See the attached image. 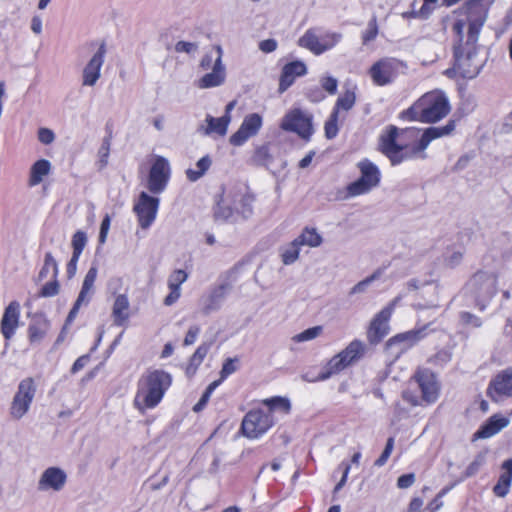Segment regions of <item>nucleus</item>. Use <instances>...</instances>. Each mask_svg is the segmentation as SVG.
<instances>
[{
  "mask_svg": "<svg viewBox=\"0 0 512 512\" xmlns=\"http://www.w3.org/2000/svg\"><path fill=\"white\" fill-rule=\"evenodd\" d=\"M502 470L503 472L493 488V492L498 497H505L510 491L512 482V459L505 460L502 463Z\"/></svg>",
  "mask_w": 512,
  "mask_h": 512,
  "instance_id": "28",
  "label": "nucleus"
},
{
  "mask_svg": "<svg viewBox=\"0 0 512 512\" xmlns=\"http://www.w3.org/2000/svg\"><path fill=\"white\" fill-rule=\"evenodd\" d=\"M421 106V122L435 123L448 115L450 105L442 92L432 91L419 98Z\"/></svg>",
  "mask_w": 512,
  "mask_h": 512,
  "instance_id": "8",
  "label": "nucleus"
},
{
  "mask_svg": "<svg viewBox=\"0 0 512 512\" xmlns=\"http://www.w3.org/2000/svg\"><path fill=\"white\" fill-rule=\"evenodd\" d=\"M209 351V345L206 343L201 344L198 346L194 354L190 358V366L197 368L204 358L206 357L207 353Z\"/></svg>",
  "mask_w": 512,
  "mask_h": 512,
  "instance_id": "48",
  "label": "nucleus"
},
{
  "mask_svg": "<svg viewBox=\"0 0 512 512\" xmlns=\"http://www.w3.org/2000/svg\"><path fill=\"white\" fill-rule=\"evenodd\" d=\"M367 346L358 339L351 341L345 349L334 355L321 369L317 378H309L307 380H328L332 376L340 373L346 368L356 364L366 352Z\"/></svg>",
  "mask_w": 512,
  "mask_h": 512,
  "instance_id": "5",
  "label": "nucleus"
},
{
  "mask_svg": "<svg viewBox=\"0 0 512 512\" xmlns=\"http://www.w3.org/2000/svg\"><path fill=\"white\" fill-rule=\"evenodd\" d=\"M381 275L380 269L375 271L372 275L365 278L364 280L358 282L352 289L350 290L349 294L354 295L358 293H363L366 291L367 287L376 279H378Z\"/></svg>",
  "mask_w": 512,
  "mask_h": 512,
  "instance_id": "46",
  "label": "nucleus"
},
{
  "mask_svg": "<svg viewBox=\"0 0 512 512\" xmlns=\"http://www.w3.org/2000/svg\"><path fill=\"white\" fill-rule=\"evenodd\" d=\"M425 329H426V327L419 329V330H412V331L400 334V335L396 336L395 338L391 339L386 344V348H389V349L392 348V346L398 341H409V342L413 343L424 336Z\"/></svg>",
  "mask_w": 512,
  "mask_h": 512,
  "instance_id": "39",
  "label": "nucleus"
},
{
  "mask_svg": "<svg viewBox=\"0 0 512 512\" xmlns=\"http://www.w3.org/2000/svg\"><path fill=\"white\" fill-rule=\"evenodd\" d=\"M455 129V121L450 120L442 127H429L424 130L418 139V130L415 128L398 129L391 126L386 135V157L392 165L399 164L408 159H426L425 150L434 139L447 136Z\"/></svg>",
  "mask_w": 512,
  "mask_h": 512,
  "instance_id": "1",
  "label": "nucleus"
},
{
  "mask_svg": "<svg viewBox=\"0 0 512 512\" xmlns=\"http://www.w3.org/2000/svg\"><path fill=\"white\" fill-rule=\"evenodd\" d=\"M50 328V321L43 315H35L28 327V335L31 343H40Z\"/></svg>",
  "mask_w": 512,
  "mask_h": 512,
  "instance_id": "27",
  "label": "nucleus"
},
{
  "mask_svg": "<svg viewBox=\"0 0 512 512\" xmlns=\"http://www.w3.org/2000/svg\"><path fill=\"white\" fill-rule=\"evenodd\" d=\"M280 128L284 131L294 132L308 141L314 133L313 116L300 108H294L285 114Z\"/></svg>",
  "mask_w": 512,
  "mask_h": 512,
  "instance_id": "12",
  "label": "nucleus"
},
{
  "mask_svg": "<svg viewBox=\"0 0 512 512\" xmlns=\"http://www.w3.org/2000/svg\"><path fill=\"white\" fill-rule=\"evenodd\" d=\"M307 73V67L302 61H292L285 64L282 68L278 92L284 93L289 87L293 85L295 79L304 76Z\"/></svg>",
  "mask_w": 512,
  "mask_h": 512,
  "instance_id": "24",
  "label": "nucleus"
},
{
  "mask_svg": "<svg viewBox=\"0 0 512 512\" xmlns=\"http://www.w3.org/2000/svg\"><path fill=\"white\" fill-rule=\"evenodd\" d=\"M278 43L275 39L262 40L259 43V49L264 53H271L277 49Z\"/></svg>",
  "mask_w": 512,
  "mask_h": 512,
  "instance_id": "64",
  "label": "nucleus"
},
{
  "mask_svg": "<svg viewBox=\"0 0 512 512\" xmlns=\"http://www.w3.org/2000/svg\"><path fill=\"white\" fill-rule=\"evenodd\" d=\"M111 136H107L103 139L102 144L98 151V164L99 169H103L108 164V158L110 155Z\"/></svg>",
  "mask_w": 512,
  "mask_h": 512,
  "instance_id": "43",
  "label": "nucleus"
},
{
  "mask_svg": "<svg viewBox=\"0 0 512 512\" xmlns=\"http://www.w3.org/2000/svg\"><path fill=\"white\" fill-rule=\"evenodd\" d=\"M460 319H461L462 324L465 326H470V327L476 328V327H480L482 324L481 320L477 316H475L469 312H462L460 314Z\"/></svg>",
  "mask_w": 512,
  "mask_h": 512,
  "instance_id": "57",
  "label": "nucleus"
},
{
  "mask_svg": "<svg viewBox=\"0 0 512 512\" xmlns=\"http://www.w3.org/2000/svg\"><path fill=\"white\" fill-rule=\"evenodd\" d=\"M341 39V33L311 28L299 38L298 45L308 49L315 55H321L335 47Z\"/></svg>",
  "mask_w": 512,
  "mask_h": 512,
  "instance_id": "7",
  "label": "nucleus"
},
{
  "mask_svg": "<svg viewBox=\"0 0 512 512\" xmlns=\"http://www.w3.org/2000/svg\"><path fill=\"white\" fill-rule=\"evenodd\" d=\"M254 161L258 164H265L270 158L269 149L266 146L258 147L254 153Z\"/></svg>",
  "mask_w": 512,
  "mask_h": 512,
  "instance_id": "61",
  "label": "nucleus"
},
{
  "mask_svg": "<svg viewBox=\"0 0 512 512\" xmlns=\"http://www.w3.org/2000/svg\"><path fill=\"white\" fill-rule=\"evenodd\" d=\"M414 379L421 390L422 400L427 404L434 403L440 392V385L435 374L428 369H419L415 373Z\"/></svg>",
  "mask_w": 512,
  "mask_h": 512,
  "instance_id": "19",
  "label": "nucleus"
},
{
  "mask_svg": "<svg viewBox=\"0 0 512 512\" xmlns=\"http://www.w3.org/2000/svg\"><path fill=\"white\" fill-rule=\"evenodd\" d=\"M188 274L183 269H177L168 278V287L181 289V285L187 280Z\"/></svg>",
  "mask_w": 512,
  "mask_h": 512,
  "instance_id": "47",
  "label": "nucleus"
},
{
  "mask_svg": "<svg viewBox=\"0 0 512 512\" xmlns=\"http://www.w3.org/2000/svg\"><path fill=\"white\" fill-rule=\"evenodd\" d=\"M37 390V385L32 377L22 379L12 399L10 415L12 418L21 419L30 409Z\"/></svg>",
  "mask_w": 512,
  "mask_h": 512,
  "instance_id": "11",
  "label": "nucleus"
},
{
  "mask_svg": "<svg viewBox=\"0 0 512 512\" xmlns=\"http://www.w3.org/2000/svg\"><path fill=\"white\" fill-rule=\"evenodd\" d=\"M212 160L209 155L200 158L196 163V169L189 168L186 170V177L191 182L198 181L211 167Z\"/></svg>",
  "mask_w": 512,
  "mask_h": 512,
  "instance_id": "32",
  "label": "nucleus"
},
{
  "mask_svg": "<svg viewBox=\"0 0 512 512\" xmlns=\"http://www.w3.org/2000/svg\"><path fill=\"white\" fill-rule=\"evenodd\" d=\"M97 275H98V268L96 265H92L88 269V271L84 277L79 295L66 318V325L71 324L74 321L80 308L83 305L87 306L90 303L92 296L95 293L94 284H95Z\"/></svg>",
  "mask_w": 512,
  "mask_h": 512,
  "instance_id": "16",
  "label": "nucleus"
},
{
  "mask_svg": "<svg viewBox=\"0 0 512 512\" xmlns=\"http://www.w3.org/2000/svg\"><path fill=\"white\" fill-rule=\"evenodd\" d=\"M305 95L307 99L313 103H319L326 98L324 91L318 86L307 88Z\"/></svg>",
  "mask_w": 512,
  "mask_h": 512,
  "instance_id": "54",
  "label": "nucleus"
},
{
  "mask_svg": "<svg viewBox=\"0 0 512 512\" xmlns=\"http://www.w3.org/2000/svg\"><path fill=\"white\" fill-rule=\"evenodd\" d=\"M275 424L274 415L262 409L251 410L243 418L241 432L248 439H258Z\"/></svg>",
  "mask_w": 512,
  "mask_h": 512,
  "instance_id": "9",
  "label": "nucleus"
},
{
  "mask_svg": "<svg viewBox=\"0 0 512 512\" xmlns=\"http://www.w3.org/2000/svg\"><path fill=\"white\" fill-rule=\"evenodd\" d=\"M462 259L463 253L461 251H452L451 253L446 255L444 261L448 267L454 268L461 263Z\"/></svg>",
  "mask_w": 512,
  "mask_h": 512,
  "instance_id": "59",
  "label": "nucleus"
},
{
  "mask_svg": "<svg viewBox=\"0 0 512 512\" xmlns=\"http://www.w3.org/2000/svg\"><path fill=\"white\" fill-rule=\"evenodd\" d=\"M20 319V304L17 301H12L5 308L1 323L0 330L5 340H10L19 326Z\"/></svg>",
  "mask_w": 512,
  "mask_h": 512,
  "instance_id": "22",
  "label": "nucleus"
},
{
  "mask_svg": "<svg viewBox=\"0 0 512 512\" xmlns=\"http://www.w3.org/2000/svg\"><path fill=\"white\" fill-rule=\"evenodd\" d=\"M51 172V163L47 159H39L30 168L28 184L30 187L39 185Z\"/></svg>",
  "mask_w": 512,
  "mask_h": 512,
  "instance_id": "30",
  "label": "nucleus"
},
{
  "mask_svg": "<svg viewBox=\"0 0 512 512\" xmlns=\"http://www.w3.org/2000/svg\"><path fill=\"white\" fill-rule=\"evenodd\" d=\"M487 393L496 402L503 398L512 397V368H508L495 376L488 387Z\"/></svg>",
  "mask_w": 512,
  "mask_h": 512,
  "instance_id": "21",
  "label": "nucleus"
},
{
  "mask_svg": "<svg viewBox=\"0 0 512 512\" xmlns=\"http://www.w3.org/2000/svg\"><path fill=\"white\" fill-rule=\"evenodd\" d=\"M485 456L484 454H479L476 458L469 464L466 468L464 476L471 477L479 470V468L484 464Z\"/></svg>",
  "mask_w": 512,
  "mask_h": 512,
  "instance_id": "55",
  "label": "nucleus"
},
{
  "mask_svg": "<svg viewBox=\"0 0 512 512\" xmlns=\"http://www.w3.org/2000/svg\"><path fill=\"white\" fill-rule=\"evenodd\" d=\"M52 270V277L57 278L59 273L58 263L53 257L51 252H46L44 256V263L42 268L40 269L37 277V281L41 282L46 279Z\"/></svg>",
  "mask_w": 512,
  "mask_h": 512,
  "instance_id": "33",
  "label": "nucleus"
},
{
  "mask_svg": "<svg viewBox=\"0 0 512 512\" xmlns=\"http://www.w3.org/2000/svg\"><path fill=\"white\" fill-rule=\"evenodd\" d=\"M129 299L126 294H119L116 296L112 316L116 326H123L129 318Z\"/></svg>",
  "mask_w": 512,
  "mask_h": 512,
  "instance_id": "29",
  "label": "nucleus"
},
{
  "mask_svg": "<svg viewBox=\"0 0 512 512\" xmlns=\"http://www.w3.org/2000/svg\"><path fill=\"white\" fill-rule=\"evenodd\" d=\"M216 52L215 46L212 48L210 52H207L200 61V67L203 70L213 69V63L215 61Z\"/></svg>",
  "mask_w": 512,
  "mask_h": 512,
  "instance_id": "60",
  "label": "nucleus"
},
{
  "mask_svg": "<svg viewBox=\"0 0 512 512\" xmlns=\"http://www.w3.org/2000/svg\"><path fill=\"white\" fill-rule=\"evenodd\" d=\"M106 52V44L102 42L83 69L82 84L84 86H94L99 80Z\"/></svg>",
  "mask_w": 512,
  "mask_h": 512,
  "instance_id": "20",
  "label": "nucleus"
},
{
  "mask_svg": "<svg viewBox=\"0 0 512 512\" xmlns=\"http://www.w3.org/2000/svg\"><path fill=\"white\" fill-rule=\"evenodd\" d=\"M263 404L268 408L267 412L273 414L274 410H282L288 413L291 409V404L288 398L281 396H274L263 400Z\"/></svg>",
  "mask_w": 512,
  "mask_h": 512,
  "instance_id": "37",
  "label": "nucleus"
},
{
  "mask_svg": "<svg viewBox=\"0 0 512 512\" xmlns=\"http://www.w3.org/2000/svg\"><path fill=\"white\" fill-rule=\"evenodd\" d=\"M233 283L230 279V273L221 276L217 284L213 285L209 291L201 297L200 303L202 313L209 315L220 310L227 296L231 292Z\"/></svg>",
  "mask_w": 512,
  "mask_h": 512,
  "instance_id": "10",
  "label": "nucleus"
},
{
  "mask_svg": "<svg viewBox=\"0 0 512 512\" xmlns=\"http://www.w3.org/2000/svg\"><path fill=\"white\" fill-rule=\"evenodd\" d=\"M321 332H322L321 326H314V327L308 328V329L294 335L292 337V341L295 343L310 341V340L317 338Z\"/></svg>",
  "mask_w": 512,
  "mask_h": 512,
  "instance_id": "41",
  "label": "nucleus"
},
{
  "mask_svg": "<svg viewBox=\"0 0 512 512\" xmlns=\"http://www.w3.org/2000/svg\"><path fill=\"white\" fill-rule=\"evenodd\" d=\"M405 65L397 59L386 61V84L396 75L404 73Z\"/></svg>",
  "mask_w": 512,
  "mask_h": 512,
  "instance_id": "42",
  "label": "nucleus"
},
{
  "mask_svg": "<svg viewBox=\"0 0 512 512\" xmlns=\"http://www.w3.org/2000/svg\"><path fill=\"white\" fill-rule=\"evenodd\" d=\"M356 101V95L353 90H346L345 93L338 97L335 106L332 111H337V114H339V110H350Z\"/></svg>",
  "mask_w": 512,
  "mask_h": 512,
  "instance_id": "38",
  "label": "nucleus"
},
{
  "mask_svg": "<svg viewBox=\"0 0 512 512\" xmlns=\"http://www.w3.org/2000/svg\"><path fill=\"white\" fill-rule=\"evenodd\" d=\"M111 219L108 214L105 215L101 222L100 232H99V243L103 244L106 241L107 234L110 228Z\"/></svg>",
  "mask_w": 512,
  "mask_h": 512,
  "instance_id": "63",
  "label": "nucleus"
},
{
  "mask_svg": "<svg viewBox=\"0 0 512 512\" xmlns=\"http://www.w3.org/2000/svg\"><path fill=\"white\" fill-rule=\"evenodd\" d=\"M200 333V327L197 326V325H193L191 326L187 333H186V336L184 338V345L185 346H189V345H192L195 343L198 335Z\"/></svg>",
  "mask_w": 512,
  "mask_h": 512,
  "instance_id": "62",
  "label": "nucleus"
},
{
  "mask_svg": "<svg viewBox=\"0 0 512 512\" xmlns=\"http://www.w3.org/2000/svg\"><path fill=\"white\" fill-rule=\"evenodd\" d=\"M238 358H228L224 361L223 365H222V369L220 371V376H221V379H226L227 377H229L231 374H233L234 372L237 371L238 369V366H237V363H238Z\"/></svg>",
  "mask_w": 512,
  "mask_h": 512,
  "instance_id": "51",
  "label": "nucleus"
},
{
  "mask_svg": "<svg viewBox=\"0 0 512 512\" xmlns=\"http://www.w3.org/2000/svg\"><path fill=\"white\" fill-rule=\"evenodd\" d=\"M377 34H378V27H377L376 19L373 17L369 21L367 28L365 29V31L362 34L363 44L364 45L368 44L370 41L375 39Z\"/></svg>",
  "mask_w": 512,
  "mask_h": 512,
  "instance_id": "52",
  "label": "nucleus"
},
{
  "mask_svg": "<svg viewBox=\"0 0 512 512\" xmlns=\"http://www.w3.org/2000/svg\"><path fill=\"white\" fill-rule=\"evenodd\" d=\"M321 88L330 95H334L337 92L338 81L332 76H324L320 79Z\"/></svg>",
  "mask_w": 512,
  "mask_h": 512,
  "instance_id": "53",
  "label": "nucleus"
},
{
  "mask_svg": "<svg viewBox=\"0 0 512 512\" xmlns=\"http://www.w3.org/2000/svg\"><path fill=\"white\" fill-rule=\"evenodd\" d=\"M421 106L419 99L407 110L401 113V117L403 119H407L409 121H420L421 122Z\"/></svg>",
  "mask_w": 512,
  "mask_h": 512,
  "instance_id": "49",
  "label": "nucleus"
},
{
  "mask_svg": "<svg viewBox=\"0 0 512 512\" xmlns=\"http://www.w3.org/2000/svg\"><path fill=\"white\" fill-rule=\"evenodd\" d=\"M370 76L373 82L378 86H384V59L378 60L370 68Z\"/></svg>",
  "mask_w": 512,
  "mask_h": 512,
  "instance_id": "44",
  "label": "nucleus"
},
{
  "mask_svg": "<svg viewBox=\"0 0 512 512\" xmlns=\"http://www.w3.org/2000/svg\"><path fill=\"white\" fill-rule=\"evenodd\" d=\"M172 377L163 370H148L138 382L134 404L139 410L153 409L171 386Z\"/></svg>",
  "mask_w": 512,
  "mask_h": 512,
  "instance_id": "3",
  "label": "nucleus"
},
{
  "mask_svg": "<svg viewBox=\"0 0 512 512\" xmlns=\"http://www.w3.org/2000/svg\"><path fill=\"white\" fill-rule=\"evenodd\" d=\"M262 125L263 118L260 114L246 115L238 130L230 136V144L236 147L244 145L251 137L258 134Z\"/></svg>",
  "mask_w": 512,
  "mask_h": 512,
  "instance_id": "17",
  "label": "nucleus"
},
{
  "mask_svg": "<svg viewBox=\"0 0 512 512\" xmlns=\"http://www.w3.org/2000/svg\"><path fill=\"white\" fill-rule=\"evenodd\" d=\"M361 176L356 181L349 183L344 189L337 192V200H348L360 195L367 194L380 181V171L376 165L368 160L358 163Z\"/></svg>",
  "mask_w": 512,
  "mask_h": 512,
  "instance_id": "6",
  "label": "nucleus"
},
{
  "mask_svg": "<svg viewBox=\"0 0 512 512\" xmlns=\"http://www.w3.org/2000/svg\"><path fill=\"white\" fill-rule=\"evenodd\" d=\"M384 337V309H381L371 321L367 331L370 345H377Z\"/></svg>",
  "mask_w": 512,
  "mask_h": 512,
  "instance_id": "31",
  "label": "nucleus"
},
{
  "mask_svg": "<svg viewBox=\"0 0 512 512\" xmlns=\"http://www.w3.org/2000/svg\"><path fill=\"white\" fill-rule=\"evenodd\" d=\"M295 239L301 247L309 246L313 248L320 246L323 241L321 235L317 233L316 229L310 228H305Z\"/></svg>",
  "mask_w": 512,
  "mask_h": 512,
  "instance_id": "34",
  "label": "nucleus"
},
{
  "mask_svg": "<svg viewBox=\"0 0 512 512\" xmlns=\"http://www.w3.org/2000/svg\"><path fill=\"white\" fill-rule=\"evenodd\" d=\"M205 121L207 123V126H200L198 128V132L202 133L205 136H210L212 134L225 136L228 130L229 123L231 121V116H221L219 118H215L211 115H207Z\"/></svg>",
  "mask_w": 512,
  "mask_h": 512,
  "instance_id": "26",
  "label": "nucleus"
},
{
  "mask_svg": "<svg viewBox=\"0 0 512 512\" xmlns=\"http://www.w3.org/2000/svg\"><path fill=\"white\" fill-rule=\"evenodd\" d=\"M67 481V475L59 467H49L45 469L38 481L39 491H60Z\"/></svg>",
  "mask_w": 512,
  "mask_h": 512,
  "instance_id": "23",
  "label": "nucleus"
},
{
  "mask_svg": "<svg viewBox=\"0 0 512 512\" xmlns=\"http://www.w3.org/2000/svg\"><path fill=\"white\" fill-rule=\"evenodd\" d=\"M38 140L44 145H49L55 140V134L49 128H39Z\"/></svg>",
  "mask_w": 512,
  "mask_h": 512,
  "instance_id": "58",
  "label": "nucleus"
},
{
  "mask_svg": "<svg viewBox=\"0 0 512 512\" xmlns=\"http://www.w3.org/2000/svg\"><path fill=\"white\" fill-rule=\"evenodd\" d=\"M72 248H73V253L72 254H76V255H80L82 254L86 244H87V235L85 232L81 231V230H78L77 232H75V234L73 235L72 237Z\"/></svg>",
  "mask_w": 512,
  "mask_h": 512,
  "instance_id": "45",
  "label": "nucleus"
},
{
  "mask_svg": "<svg viewBox=\"0 0 512 512\" xmlns=\"http://www.w3.org/2000/svg\"><path fill=\"white\" fill-rule=\"evenodd\" d=\"M59 293V283L57 278H53L52 281L44 284L39 292L40 297H53Z\"/></svg>",
  "mask_w": 512,
  "mask_h": 512,
  "instance_id": "50",
  "label": "nucleus"
},
{
  "mask_svg": "<svg viewBox=\"0 0 512 512\" xmlns=\"http://www.w3.org/2000/svg\"><path fill=\"white\" fill-rule=\"evenodd\" d=\"M468 289L475 296L479 308L484 309L487 301L496 292V277L492 273L477 272L470 280Z\"/></svg>",
  "mask_w": 512,
  "mask_h": 512,
  "instance_id": "14",
  "label": "nucleus"
},
{
  "mask_svg": "<svg viewBox=\"0 0 512 512\" xmlns=\"http://www.w3.org/2000/svg\"><path fill=\"white\" fill-rule=\"evenodd\" d=\"M216 57L211 72L204 74L197 82L200 89H209L219 87L226 80V67L222 61L223 49L220 45H215Z\"/></svg>",
  "mask_w": 512,
  "mask_h": 512,
  "instance_id": "18",
  "label": "nucleus"
},
{
  "mask_svg": "<svg viewBox=\"0 0 512 512\" xmlns=\"http://www.w3.org/2000/svg\"><path fill=\"white\" fill-rule=\"evenodd\" d=\"M171 177V166L167 158L155 155L147 179V189L152 194H161Z\"/></svg>",
  "mask_w": 512,
  "mask_h": 512,
  "instance_id": "13",
  "label": "nucleus"
},
{
  "mask_svg": "<svg viewBox=\"0 0 512 512\" xmlns=\"http://www.w3.org/2000/svg\"><path fill=\"white\" fill-rule=\"evenodd\" d=\"M510 423L509 418L500 414L491 416L484 425L474 434L475 438H490L507 427Z\"/></svg>",
  "mask_w": 512,
  "mask_h": 512,
  "instance_id": "25",
  "label": "nucleus"
},
{
  "mask_svg": "<svg viewBox=\"0 0 512 512\" xmlns=\"http://www.w3.org/2000/svg\"><path fill=\"white\" fill-rule=\"evenodd\" d=\"M254 196L241 190L225 193L214 208L216 219L231 220L235 215L247 219L253 213Z\"/></svg>",
  "mask_w": 512,
  "mask_h": 512,
  "instance_id": "4",
  "label": "nucleus"
},
{
  "mask_svg": "<svg viewBox=\"0 0 512 512\" xmlns=\"http://www.w3.org/2000/svg\"><path fill=\"white\" fill-rule=\"evenodd\" d=\"M160 199L142 191L133 206V212L137 216L138 224L142 229H148L156 220Z\"/></svg>",
  "mask_w": 512,
  "mask_h": 512,
  "instance_id": "15",
  "label": "nucleus"
},
{
  "mask_svg": "<svg viewBox=\"0 0 512 512\" xmlns=\"http://www.w3.org/2000/svg\"><path fill=\"white\" fill-rule=\"evenodd\" d=\"M491 2V0H469L461 9L467 16L468 36L464 45L454 48V71L464 78L476 77L484 64L483 59L477 54L475 45L481 27L487 19L488 6Z\"/></svg>",
  "mask_w": 512,
  "mask_h": 512,
  "instance_id": "2",
  "label": "nucleus"
},
{
  "mask_svg": "<svg viewBox=\"0 0 512 512\" xmlns=\"http://www.w3.org/2000/svg\"><path fill=\"white\" fill-rule=\"evenodd\" d=\"M300 250H301V246L296 241V239H294L288 245L283 246L281 248L282 262L285 265L293 264L298 259Z\"/></svg>",
  "mask_w": 512,
  "mask_h": 512,
  "instance_id": "35",
  "label": "nucleus"
},
{
  "mask_svg": "<svg viewBox=\"0 0 512 512\" xmlns=\"http://www.w3.org/2000/svg\"><path fill=\"white\" fill-rule=\"evenodd\" d=\"M325 137L329 140L334 139L339 132L337 111H332L324 125Z\"/></svg>",
  "mask_w": 512,
  "mask_h": 512,
  "instance_id": "40",
  "label": "nucleus"
},
{
  "mask_svg": "<svg viewBox=\"0 0 512 512\" xmlns=\"http://www.w3.org/2000/svg\"><path fill=\"white\" fill-rule=\"evenodd\" d=\"M360 459H361V453L360 452H356V453L353 454L350 463L346 462V461H342L341 462V464L339 465V469L342 471V477H341L340 481L335 486V489H334L335 492H337L340 489H342V487L346 484L347 478H348V474L350 472L352 464L358 466L359 462H360Z\"/></svg>",
  "mask_w": 512,
  "mask_h": 512,
  "instance_id": "36",
  "label": "nucleus"
},
{
  "mask_svg": "<svg viewBox=\"0 0 512 512\" xmlns=\"http://www.w3.org/2000/svg\"><path fill=\"white\" fill-rule=\"evenodd\" d=\"M197 49H198V45L193 42L178 41L175 44V51L177 53L192 54V53L196 52Z\"/></svg>",
  "mask_w": 512,
  "mask_h": 512,
  "instance_id": "56",
  "label": "nucleus"
}]
</instances>
